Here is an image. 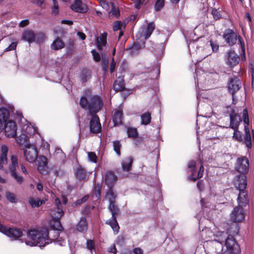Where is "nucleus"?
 <instances>
[{
    "instance_id": "nucleus-2",
    "label": "nucleus",
    "mask_w": 254,
    "mask_h": 254,
    "mask_svg": "<svg viewBox=\"0 0 254 254\" xmlns=\"http://www.w3.org/2000/svg\"><path fill=\"white\" fill-rule=\"evenodd\" d=\"M80 105L82 108L88 110L91 115L89 123L90 132L93 133L100 132L102 129L99 117L95 114L103 106L101 98L98 95H86L81 98Z\"/></svg>"
},
{
    "instance_id": "nucleus-21",
    "label": "nucleus",
    "mask_w": 254,
    "mask_h": 254,
    "mask_svg": "<svg viewBox=\"0 0 254 254\" xmlns=\"http://www.w3.org/2000/svg\"><path fill=\"white\" fill-rule=\"evenodd\" d=\"M117 180V177L112 171H108L105 175V183L109 189L112 188Z\"/></svg>"
},
{
    "instance_id": "nucleus-29",
    "label": "nucleus",
    "mask_w": 254,
    "mask_h": 254,
    "mask_svg": "<svg viewBox=\"0 0 254 254\" xmlns=\"http://www.w3.org/2000/svg\"><path fill=\"white\" fill-rule=\"evenodd\" d=\"M88 229L87 220L85 217H81L76 225V229L80 232H85Z\"/></svg>"
},
{
    "instance_id": "nucleus-27",
    "label": "nucleus",
    "mask_w": 254,
    "mask_h": 254,
    "mask_svg": "<svg viewBox=\"0 0 254 254\" xmlns=\"http://www.w3.org/2000/svg\"><path fill=\"white\" fill-rule=\"evenodd\" d=\"M132 162V158L130 156L124 159L121 163L123 170L124 171H129L131 167Z\"/></svg>"
},
{
    "instance_id": "nucleus-60",
    "label": "nucleus",
    "mask_w": 254,
    "mask_h": 254,
    "mask_svg": "<svg viewBox=\"0 0 254 254\" xmlns=\"http://www.w3.org/2000/svg\"><path fill=\"white\" fill-rule=\"evenodd\" d=\"M101 5L105 9H108L109 8V4L104 0H101L100 2Z\"/></svg>"
},
{
    "instance_id": "nucleus-20",
    "label": "nucleus",
    "mask_w": 254,
    "mask_h": 254,
    "mask_svg": "<svg viewBox=\"0 0 254 254\" xmlns=\"http://www.w3.org/2000/svg\"><path fill=\"white\" fill-rule=\"evenodd\" d=\"M37 168L38 171L42 174L46 172V168L48 164V159L43 155L38 156L37 158Z\"/></svg>"
},
{
    "instance_id": "nucleus-22",
    "label": "nucleus",
    "mask_w": 254,
    "mask_h": 254,
    "mask_svg": "<svg viewBox=\"0 0 254 254\" xmlns=\"http://www.w3.org/2000/svg\"><path fill=\"white\" fill-rule=\"evenodd\" d=\"M70 7L72 10L79 13H85L87 10V7L82 3L81 0H74Z\"/></svg>"
},
{
    "instance_id": "nucleus-45",
    "label": "nucleus",
    "mask_w": 254,
    "mask_h": 254,
    "mask_svg": "<svg viewBox=\"0 0 254 254\" xmlns=\"http://www.w3.org/2000/svg\"><path fill=\"white\" fill-rule=\"evenodd\" d=\"M89 76V72L87 69H83L82 71L80 76L81 79L83 82L86 81L87 78Z\"/></svg>"
},
{
    "instance_id": "nucleus-53",
    "label": "nucleus",
    "mask_w": 254,
    "mask_h": 254,
    "mask_svg": "<svg viewBox=\"0 0 254 254\" xmlns=\"http://www.w3.org/2000/svg\"><path fill=\"white\" fill-rule=\"evenodd\" d=\"M212 14L214 19H218L221 17V14L216 9H213L212 10Z\"/></svg>"
},
{
    "instance_id": "nucleus-42",
    "label": "nucleus",
    "mask_w": 254,
    "mask_h": 254,
    "mask_svg": "<svg viewBox=\"0 0 254 254\" xmlns=\"http://www.w3.org/2000/svg\"><path fill=\"white\" fill-rule=\"evenodd\" d=\"M5 195L7 199L10 202L15 203L16 202V197L14 193L7 191Z\"/></svg>"
},
{
    "instance_id": "nucleus-40",
    "label": "nucleus",
    "mask_w": 254,
    "mask_h": 254,
    "mask_svg": "<svg viewBox=\"0 0 254 254\" xmlns=\"http://www.w3.org/2000/svg\"><path fill=\"white\" fill-rule=\"evenodd\" d=\"M11 176L19 184H21L23 182V178L18 175L16 171L10 172Z\"/></svg>"
},
{
    "instance_id": "nucleus-54",
    "label": "nucleus",
    "mask_w": 254,
    "mask_h": 254,
    "mask_svg": "<svg viewBox=\"0 0 254 254\" xmlns=\"http://www.w3.org/2000/svg\"><path fill=\"white\" fill-rule=\"evenodd\" d=\"M210 45L213 52H216L219 49V45L217 43L210 41Z\"/></svg>"
},
{
    "instance_id": "nucleus-41",
    "label": "nucleus",
    "mask_w": 254,
    "mask_h": 254,
    "mask_svg": "<svg viewBox=\"0 0 254 254\" xmlns=\"http://www.w3.org/2000/svg\"><path fill=\"white\" fill-rule=\"evenodd\" d=\"M127 133L129 137L135 138L137 136V131L135 128H128L127 129Z\"/></svg>"
},
{
    "instance_id": "nucleus-3",
    "label": "nucleus",
    "mask_w": 254,
    "mask_h": 254,
    "mask_svg": "<svg viewBox=\"0 0 254 254\" xmlns=\"http://www.w3.org/2000/svg\"><path fill=\"white\" fill-rule=\"evenodd\" d=\"M26 122L21 128V133L17 137L16 141L20 145L25 143L40 144L43 142V138L33 125Z\"/></svg>"
},
{
    "instance_id": "nucleus-9",
    "label": "nucleus",
    "mask_w": 254,
    "mask_h": 254,
    "mask_svg": "<svg viewBox=\"0 0 254 254\" xmlns=\"http://www.w3.org/2000/svg\"><path fill=\"white\" fill-rule=\"evenodd\" d=\"M155 28V26L153 22L149 23L146 27L140 29L136 36L138 39H140V41L146 40L151 36Z\"/></svg>"
},
{
    "instance_id": "nucleus-23",
    "label": "nucleus",
    "mask_w": 254,
    "mask_h": 254,
    "mask_svg": "<svg viewBox=\"0 0 254 254\" xmlns=\"http://www.w3.org/2000/svg\"><path fill=\"white\" fill-rule=\"evenodd\" d=\"M1 155H0V169L3 168V165L7 162V154L8 148L5 145H2L0 148Z\"/></svg>"
},
{
    "instance_id": "nucleus-34",
    "label": "nucleus",
    "mask_w": 254,
    "mask_h": 254,
    "mask_svg": "<svg viewBox=\"0 0 254 254\" xmlns=\"http://www.w3.org/2000/svg\"><path fill=\"white\" fill-rule=\"evenodd\" d=\"M64 44L59 38L56 39L52 44L51 48L55 50H58L64 47Z\"/></svg>"
},
{
    "instance_id": "nucleus-13",
    "label": "nucleus",
    "mask_w": 254,
    "mask_h": 254,
    "mask_svg": "<svg viewBox=\"0 0 254 254\" xmlns=\"http://www.w3.org/2000/svg\"><path fill=\"white\" fill-rule=\"evenodd\" d=\"M0 232L13 240L17 239L22 235V232L20 229L15 228H7L5 226L1 227Z\"/></svg>"
},
{
    "instance_id": "nucleus-57",
    "label": "nucleus",
    "mask_w": 254,
    "mask_h": 254,
    "mask_svg": "<svg viewBox=\"0 0 254 254\" xmlns=\"http://www.w3.org/2000/svg\"><path fill=\"white\" fill-rule=\"evenodd\" d=\"M17 46L16 42H12L7 48H6V51L14 50L16 49Z\"/></svg>"
},
{
    "instance_id": "nucleus-50",
    "label": "nucleus",
    "mask_w": 254,
    "mask_h": 254,
    "mask_svg": "<svg viewBox=\"0 0 254 254\" xmlns=\"http://www.w3.org/2000/svg\"><path fill=\"white\" fill-rule=\"evenodd\" d=\"M108 59L106 57H103L102 60V65L103 66V70L106 71L108 68Z\"/></svg>"
},
{
    "instance_id": "nucleus-51",
    "label": "nucleus",
    "mask_w": 254,
    "mask_h": 254,
    "mask_svg": "<svg viewBox=\"0 0 254 254\" xmlns=\"http://www.w3.org/2000/svg\"><path fill=\"white\" fill-rule=\"evenodd\" d=\"M91 53L92 54L93 59L95 62H98L100 61V55L98 52H97L95 50H93L91 51Z\"/></svg>"
},
{
    "instance_id": "nucleus-25",
    "label": "nucleus",
    "mask_w": 254,
    "mask_h": 254,
    "mask_svg": "<svg viewBox=\"0 0 254 254\" xmlns=\"http://www.w3.org/2000/svg\"><path fill=\"white\" fill-rule=\"evenodd\" d=\"M107 34L106 33H103L101 34L100 36L96 37V43L98 50H101L103 46L106 45L107 43Z\"/></svg>"
},
{
    "instance_id": "nucleus-56",
    "label": "nucleus",
    "mask_w": 254,
    "mask_h": 254,
    "mask_svg": "<svg viewBox=\"0 0 254 254\" xmlns=\"http://www.w3.org/2000/svg\"><path fill=\"white\" fill-rule=\"evenodd\" d=\"M122 26V24L121 22L120 21H117L114 23V26H113V30L114 31H118L120 30L121 28V27Z\"/></svg>"
},
{
    "instance_id": "nucleus-58",
    "label": "nucleus",
    "mask_w": 254,
    "mask_h": 254,
    "mask_svg": "<svg viewBox=\"0 0 254 254\" xmlns=\"http://www.w3.org/2000/svg\"><path fill=\"white\" fill-rule=\"evenodd\" d=\"M29 23V20L28 19L23 20L19 23V26L20 27H24L28 25Z\"/></svg>"
},
{
    "instance_id": "nucleus-47",
    "label": "nucleus",
    "mask_w": 254,
    "mask_h": 254,
    "mask_svg": "<svg viewBox=\"0 0 254 254\" xmlns=\"http://www.w3.org/2000/svg\"><path fill=\"white\" fill-rule=\"evenodd\" d=\"M87 248L92 252L95 249V244L94 242L91 240H87L86 242Z\"/></svg>"
},
{
    "instance_id": "nucleus-14",
    "label": "nucleus",
    "mask_w": 254,
    "mask_h": 254,
    "mask_svg": "<svg viewBox=\"0 0 254 254\" xmlns=\"http://www.w3.org/2000/svg\"><path fill=\"white\" fill-rule=\"evenodd\" d=\"M200 164L199 170L197 173V175H196L195 162L192 160L190 161L188 163V167L190 169V171L191 172V175L190 176V178L193 181H195L198 178H201L203 176L204 167L202 164L201 161H200Z\"/></svg>"
},
{
    "instance_id": "nucleus-18",
    "label": "nucleus",
    "mask_w": 254,
    "mask_h": 254,
    "mask_svg": "<svg viewBox=\"0 0 254 254\" xmlns=\"http://www.w3.org/2000/svg\"><path fill=\"white\" fill-rule=\"evenodd\" d=\"M225 61L229 66L234 67L239 63V57L234 51H230L226 53Z\"/></svg>"
},
{
    "instance_id": "nucleus-49",
    "label": "nucleus",
    "mask_w": 254,
    "mask_h": 254,
    "mask_svg": "<svg viewBox=\"0 0 254 254\" xmlns=\"http://www.w3.org/2000/svg\"><path fill=\"white\" fill-rule=\"evenodd\" d=\"M88 157L89 160L93 162L94 163H96L97 162V156L96 154L94 152H88Z\"/></svg>"
},
{
    "instance_id": "nucleus-28",
    "label": "nucleus",
    "mask_w": 254,
    "mask_h": 254,
    "mask_svg": "<svg viewBox=\"0 0 254 254\" xmlns=\"http://www.w3.org/2000/svg\"><path fill=\"white\" fill-rule=\"evenodd\" d=\"M244 128L245 132V136L244 138V143L246 145V147L248 149H250L252 147V139L250 130L247 126H245Z\"/></svg>"
},
{
    "instance_id": "nucleus-61",
    "label": "nucleus",
    "mask_w": 254,
    "mask_h": 254,
    "mask_svg": "<svg viewBox=\"0 0 254 254\" xmlns=\"http://www.w3.org/2000/svg\"><path fill=\"white\" fill-rule=\"evenodd\" d=\"M109 252H111V253H114V254H116L117 253V250L116 249V246L115 245H112L110 248H109Z\"/></svg>"
},
{
    "instance_id": "nucleus-11",
    "label": "nucleus",
    "mask_w": 254,
    "mask_h": 254,
    "mask_svg": "<svg viewBox=\"0 0 254 254\" xmlns=\"http://www.w3.org/2000/svg\"><path fill=\"white\" fill-rule=\"evenodd\" d=\"M17 126L15 122L9 120L4 125L5 135L7 137H14L16 135Z\"/></svg>"
},
{
    "instance_id": "nucleus-52",
    "label": "nucleus",
    "mask_w": 254,
    "mask_h": 254,
    "mask_svg": "<svg viewBox=\"0 0 254 254\" xmlns=\"http://www.w3.org/2000/svg\"><path fill=\"white\" fill-rule=\"evenodd\" d=\"M234 130L233 137L238 141H241L242 138L241 132L238 129H234Z\"/></svg>"
},
{
    "instance_id": "nucleus-62",
    "label": "nucleus",
    "mask_w": 254,
    "mask_h": 254,
    "mask_svg": "<svg viewBox=\"0 0 254 254\" xmlns=\"http://www.w3.org/2000/svg\"><path fill=\"white\" fill-rule=\"evenodd\" d=\"M133 252L134 254H143V251L139 248L134 249Z\"/></svg>"
},
{
    "instance_id": "nucleus-48",
    "label": "nucleus",
    "mask_w": 254,
    "mask_h": 254,
    "mask_svg": "<svg viewBox=\"0 0 254 254\" xmlns=\"http://www.w3.org/2000/svg\"><path fill=\"white\" fill-rule=\"evenodd\" d=\"M164 1L165 0H157L155 5V8L156 11L160 10L163 7Z\"/></svg>"
},
{
    "instance_id": "nucleus-8",
    "label": "nucleus",
    "mask_w": 254,
    "mask_h": 254,
    "mask_svg": "<svg viewBox=\"0 0 254 254\" xmlns=\"http://www.w3.org/2000/svg\"><path fill=\"white\" fill-rule=\"evenodd\" d=\"M205 235L204 239L206 241L210 240H214L221 243L222 241L225 239L227 234L224 232H217L216 234H214L208 228L205 229L204 230L202 231L201 235L202 237Z\"/></svg>"
},
{
    "instance_id": "nucleus-38",
    "label": "nucleus",
    "mask_w": 254,
    "mask_h": 254,
    "mask_svg": "<svg viewBox=\"0 0 254 254\" xmlns=\"http://www.w3.org/2000/svg\"><path fill=\"white\" fill-rule=\"evenodd\" d=\"M116 196V193L113 191L112 188L109 189L106 194V198L109 200V202L115 201Z\"/></svg>"
},
{
    "instance_id": "nucleus-12",
    "label": "nucleus",
    "mask_w": 254,
    "mask_h": 254,
    "mask_svg": "<svg viewBox=\"0 0 254 254\" xmlns=\"http://www.w3.org/2000/svg\"><path fill=\"white\" fill-rule=\"evenodd\" d=\"M244 206H240L235 207L231 213V219L234 222H240L243 221L245 217V211L243 209Z\"/></svg>"
},
{
    "instance_id": "nucleus-5",
    "label": "nucleus",
    "mask_w": 254,
    "mask_h": 254,
    "mask_svg": "<svg viewBox=\"0 0 254 254\" xmlns=\"http://www.w3.org/2000/svg\"><path fill=\"white\" fill-rule=\"evenodd\" d=\"M225 42L229 45L232 46L236 44L237 39H238L239 44L240 45L242 52H245V44L243 41L242 38L237 36L236 33L231 29H227L223 35Z\"/></svg>"
},
{
    "instance_id": "nucleus-15",
    "label": "nucleus",
    "mask_w": 254,
    "mask_h": 254,
    "mask_svg": "<svg viewBox=\"0 0 254 254\" xmlns=\"http://www.w3.org/2000/svg\"><path fill=\"white\" fill-rule=\"evenodd\" d=\"M13 109L11 106L9 109L3 107L0 108V131L3 130L4 124L9 120L10 112H13Z\"/></svg>"
},
{
    "instance_id": "nucleus-17",
    "label": "nucleus",
    "mask_w": 254,
    "mask_h": 254,
    "mask_svg": "<svg viewBox=\"0 0 254 254\" xmlns=\"http://www.w3.org/2000/svg\"><path fill=\"white\" fill-rule=\"evenodd\" d=\"M241 87V82L239 77L234 76L230 78L228 83V88L230 92L232 94L234 98V94L237 92Z\"/></svg>"
},
{
    "instance_id": "nucleus-33",
    "label": "nucleus",
    "mask_w": 254,
    "mask_h": 254,
    "mask_svg": "<svg viewBox=\"0 0 254 254\" xmlns=\"http://www.w3.org/2000/svg\"><path fill=\"white\" fill-rule=\"evenodd\" d=\"M106 224L112 227L115 233H117L119 232L120 227L115 216H112L111 218L106 222Z\"/></svg>"
},
{
    "instance_id": "nucleus-1",
    "label": "nucleus",
    "mask_w": 254,
    "mask_h": 254,
    "mask_svg": "<svg viewBox=\"0 0 254 254\" xmlns=\"http://www.w3.org/2000/svg\"><path fill=\"white\" fill-rule=\"evenodd\" d=\"M66 238L65 232L59 229L52 230L49 232L46 228H38L27 231L25 243L31 247L38 246L41 248L53 241L60 246H64L66 243Z\"/></svg>"
},
{
    "instance_id": "nucleus-19",
    "label": "nucleus",
    "mask_w": 254,
    "mask_h": 254,
    "mask_svg": "<svg viewBox=\"0 0 254 254\" xmlns=\"http://www.w3.org/2000/svg\"><path fill=\"white\" fill-rule=\"evenodd\" d=\"M144 47V41H139L134 43L133 45L127 47L126 50L129 55L134 56L137 55L140 51Z\"/></svg>"
},
{
    "instance_id": "nucleus-37",
    "label": "nucleus",
    "mask_w": 254,
    "mask_h": 254,
    "mask_svg": "<svg viewBox=\"0 0 254 254\" xmlns=\"http://www.w3.org/2000/svg\"><path fill=\"white\" fill-rule=\"evenodd\" d=\"M29 203L32 207H39L40 205L44 203V201L41 200L39 199L30 198L29 199Z\"/></svg>"
},
{
    "instance_id": "nucleus-46",
    "label": "nucleus",
    "mask_w": 254,
    "mask_h": 254,
    "mask_svg": "<svg viewBox=\"0 0 254 254\" xmlns=\"http://www.w3.org/2000/svg\"><path fill=\"white\" fill-rule=\"evenodd\" d=\"M111 4L112 5V10L109 12V16H116L118 17L119 15V12L118 10L116 8L114 3L111 2Z\"/></svg>"
},
{
    "instance_id": "nucleus-44",
    "label": "nucleus",
    "mask_w": 254,
    "mask_h": 254,
    "mask_svg": "<svg viewBox=\"0 0 254 254\" xmlns=\"http://www.w3.org/2000/svg\"><path fill=\"white\" fill-rule=\"evenodd\" d=\"M243 121L244 123L245 124V126H248L249 125V116H248V113L247 109H245L243 110Z\"/></svg>"
},
{
    "instance_id": "nucleus-35",
    "label": "nucleus",
    "mask_w": 254,
    "mask_h": 254,
    "mask_svg": "<svg viewBox=\"0 0 254 254\" xmlns=\"http://www.w3.org/2000/svg\"><path fill=\"white\" fill-rule=\"evenodd\" d=\"M76 177L80 180H83L86 179L87 176L86 172L81 167H79L77 169L76 172Z\"/></svg>"
},
{
    "instance_id": "nucleus-6",
    "label": "nucleus",
    "mask_w": 254,
    "mask_h": 254,
    "mask_svg": "<svg viewBox=\"0 0 254 254\" xmlns=\"http://www.w3.org/2000/svg\"><path fill=\"white\" fill-rule=\"evenodd\" d=\"M22 40L29 43L35 42L40 43L44 41L45 35L42 32L35 33L31 30H25L22 35Z\"/></svg>"
},
{
    "instance_id": "nucleus-4",
    "label": "nucleus",
    "mask_w": 254,
    "mask_h": 254,
    "mask_svg": "<svg viewBox=\"0 0 254 254\" xmlns=\"http://www.w3.org/2000/svg\"><path fill=\"white\" fill-rule=\"evenodd\" d=\"M233 184L237 190L239 191L237 198L238 205L246 206L249 202L248 198V185L247 178L245 175H238L235 177L233 180Z\"/></svg>"
},
{
    "instance_id": "nucleus-64",
    "label": "nucleus",
    "mask_w": 254,
    "mask_h": 254,
    "mask_svg": "<svg viewBox=\"0 0 254 254\" xmlns=\"http://www.w3.org/2000/svg\"><path fill=\"white\" fill-rule=\"evenodd\" d=\"M77 35L81 40H83L86 38V35L83 32H78Z\"/></svg>"
},
{
    "instance_id": "nucleus-30",
    "label": "nucleus",
    "mask_w": 254,
    "mask_h": 254,
    "mask_svg": "<svg viewBox=\"0 0 254 254\" xmlns=\"http://www.w3.org/2000/svg\"><path fill=\"white\" fill-rule=\"evenodd\" d=\"M18 157L15 155L10 156V164L9 166V170L10 172L16 171L18 168Z\"/></svg>"
},
{
    "instance_id": "nucleus-24",
    "label": "nucleus",
    "mask_w": 254,
    "mask_h": 254,
    "mask_svg": "<svg viewBox=\"0 0 254 254\" xmlns=\"http://www.w3.org/2000/svg\"><path fill=\"white\" fill-rule=\"evenodd\" d=\"M230 127L233 129H238L240 123L242 121L241 117L235 113H233L230 114Z\"/></svg>"
},
{
    "instance_id": "nucleus-32",
    "label": "nucleus",
    "mask_w": 254,
    "mask_h": 254,
    "mask_svg": "<svg viewBox=\"0 0 254 254\" xmlns=\"http://www.w3.org/2000/svg\"><path fill=\"white\" fill-rule=\"evenodd\" d=\"M124 88L125 84L123 78L121 77H119L114 82L113 88L116 91H120L123 90Z\"/></svg>"
},
{
    "instance_id": "nucleus-7",
    "label": "nucleus",
    "mask_w": 254,
    "mask_h": 254,
    "mask_svg": "<svg viewBox=\"0 0 254 254\" xmlns=\"http://www.w3.org/2000/svg\"><path fill=\"white\" fill-rule=\"evenodd\" d=\"M40 144L27 143L24 149V156L25 160L29 163H33L38 157L37 147Z\"/></svg>"
},
{
    "instance_id": "nucleus-39",
    "label": "nucleus",
    "mask_w": 254,
    "mask_h": 254,
    "mask_svg": "<svg viewBox=\"0 0 254 254\" xmlns=\"http://www.w3.org/2000/svg\"><path fill=\"white\" fill-rule=\"evenodd\" d=\"M110 205L109 207V209L110 211L111 212L112 216H115L116 214H117L119 211L118 208L115 205V201L112 202H109Z\"/></svg>"
},
{
    "instance_id": "nucleus-63",
    "label": "nucleus",
    "mask_w": 254,
    "mask_h": 254,
    "mask_svg": "<svg viewBox=\"0 0 254 254\" xmlns=\"http://www.w3.org/2000/svg\"><path fill=\"white\" fill-rule=\"evenodd\" d=\"M52 13L57 14L59 13V5H53L52 7Z\"/></svg>"
},
{
    "instance_id": "nucleus-10",
    "label": "nucleus",
    "mask_w": 254,
    "mask_h": 254,
    "mask_svg": "<svg viewBox=\"0 0 254 254\" xmlns=\"http://www.w3.org/2000/svg\"><path fill=\"white\" fill-rule=\"evenodd\" d=\"M235 168L238 172L243 174L242 175L247 173L249 169L248 159L245 156L238 158L237 159Z\"/></svg>"
},
{
    "instance_id": "nucleus-31",
    "label": "nucleus",
    "mask_w": 254,
    "mask_h": 254,
    "mask_svg": "<svg viewBox=\"0 0 254 254\" xmlns=\"http://www.w3.org/2000/svg\"><path fill=\"white\" fill-rule=\"evenodd\" d=\"M225 238H226V237ZM224 241H225V245L228 250H233L236 245L234 239L231 236H228L226 239L225 238L223 241H222L220 244L222 245Z\"/></svg>"
},
{
    "instance_id": "nucleus-26",
    "label": "nucleus",
    "mask_w": 254,
    "mask_h": 254,
    "mask_svg": "<svg viewBox=\"0 0 254 254\" xmlns=\"http://www.w3.org/2000/svg\"><path fill=\"white\" fill-rule=\"evenodd\" d=\"M123 112L120 109H117L114 113L113 120L115 126H119L122 123Z\"/></svg>"
},
{
    "instance_id": "nucleus-43",
    "label": "nucleus",
    "mask_w": 254,
    "mask_h": 254,
    "mask_svg": "<svg viewBox=\"0 0 254 254\" xmlns=\"http://www.w3.org/2000/svg\"><path fill=\"white\" fill-rule=\"evenodd\" d=\"M113 147L115 151L118 155H120V148L121 147V144L119 141L117 140L113 142Z\"/></svg>"
},
{
    "instance_id": "nucleus-55",
    "label": "nucleus",
    "mask_w": 254,
    "mask_h": 254,
    "mask_svg": "<svg viewBox=\"0 0 254 254\" xmlns=\"http://www.w3.org/2000/svg\"><path fill=\"white\" fill-rule=\"evenodd\" d=\"M88 197H89V196L88 195H85L81 199H79L76 201V204L80 205V204L85 202V201H86L87 200V199H88Z\"/></svg>"
},
{
    "instance_id": "nucleus-36",
    "label": "nucleus",
    "mask_w": 254,
    "mask_h": 254,
    "mask_svg": "<svg viewBox=\"0 0 254 254\" xmlns=\"http://www.w3.org/2000/svg\"><path fill=\"white\" fill-rule=\"evenodd\" d=\"M151 115L149 113L146 112L142 114L141 116V124L146 125L151 122Z\"/></svg>"
},
{
    "instance_id": "nucleus-16",
    "label": "nucleus",
    "mask_w": 254,
    "mask_h": 254,
    "mask_svg": "<svg viewBox=\"0 0 254 254\" xmlns=\"http://www.w3.org/2000/svg\"><path fill=\"white\" fill-rule=\"evenodd\" d=\"M55 202L57 206V211L53 210L51 212V215L53 220H54L56 223H58V226L62 227L60 224L59 219L63 216L64 211L62 207V204L60 200L58 198H56L55 199Z\"/></svg>"
},
{
    "instance_id": "nucleus-59",
    "label": "nucleus",
    "mask_w": 254,
    "mask_h": 254,
    "mask_svg": "<svg viewBox=\"0 0 254 254\" xmlns=\"http://www.w3.org/2000/svg\"><path fill=\"white\" fill-rule=\"evenodd\" d=\"M115 67H116V63L114 62V60L113 59L112 63H111L110 68L111 73H113L114 71Z\"/></svg>"
}]
</instances>
